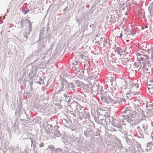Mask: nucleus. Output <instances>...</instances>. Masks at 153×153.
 Masks as SVG:
<instances>
[{
	"mask_svg": "<svg viewBox=\"0 0 153 153\" xmlns=\"http://www.w3.org/2000/svg\"><path fill=\"white\" fill-rule=\"evenodd\" d=\"M152 145V142L148 143L147 144V146L148 147L150 146V145Z\"/></svg>",
	"mask_w": 153,
	"mask_h": 153,
	"instance_id": "nucleus-13",
	"label": "nucleus"
},
{
	"mask_svg": "<svg viewBox=\"0 0 153 153\" xmlns=\"http://www.w3.org/2000/svg\"><path fill=\"white\" fill-rule=\"evenodd\" d=\"M42 143V146H43V143Z\"/></svg>",
	"mask_w": 153,
	"mask_h": 153,
	"instance_id": "nucleus-19",
	"label": "nucleus"
},
{
	"mask_svg": "<svg viewBox=\"0 0 153 153\" xmlns=\"http://www.w3.org/2000/svg\"><path fill=\"white\" fill-rule=\"evenodd\" d=\"M139 87L138 85L137 84H134L133 82L131 83L129 89L130 91H135Z\"/></svg>",
	"mask_w": 153,
	"mask_h": 153,
	"instance_id": "nucleus-4",
	"label": "nucleus"
},
{
	"mask_svg": "<svg viewBox=\"0 0 153 153\" xmlns=\"http://www.w3.org/2000/svg\"><path fill=\"white\" fill-rule=\"evenodd\" d=\"M53 99V102L55 105H59L61 104L62 99L59 93H55Z\"/></svg>",
	"mask_w": 153,
	"mask_h": 153,
	"instance_id": "nucleus-2",
	"label": "nucleus"
},
{
	"mask_svg": "<svg viewBox=\"0 0 153 153\" xmlns=\"http://www.w3.org/2000/svg\"><path fill=\"white\" fill-rule=\"evenodd\" d=\"M152 97H153V94H152Z\"/></svg>",
	"mask_w": 153,
	"mask_h": 153,
	"instance_id": "nucleus-18",
	"label": "nucleus"
},
{
	"mask_svg": "<svg viewBox=\"0 0 153 153\" xmlns=\"http://www.w3.org/2000/svg\"><path fill=\"white\" fill-rule=\"evenodd\" d=\"M152 10H153V8L152 9Z\"/></svg>",
	"mask_w": 153,
	"mask_h": 153,
	"instance_id": "nucleus-20",
	"label": "nucleus"
},
{
	"mask_svg": "<svg viewBox=\"0 0 153 153\" xmlns=\"http://www.w3.org/2000/svg\"><path fill=\"white\" fill-rule=\"evenodd\" d=\"M131 108L130 106L127 108L126 116L128 118V121H131L134 118L136 120L141 119L145 117L143 111L141 109L139 108L136 109L134 111H131Z\"/></svg>",
	"mask_w": 153,
	"mask_h": 153,
	"instance_id": "nucleus-1",
	"label": "nucleus"
},
{
	"mask_svg": "<svg viewBox=\"0 0 153 153\" xmlns=\"http://www.w3.org/2000/svg\"><path fill=\"white\" fill-rule=\"evenodd\" d=\"M79 56L82 58V59H85V58L86 57V56L85 55H84L82 54H81Z\"/></svg>",
	"mask_w": 153,
	"mask_h": 153,
	"instance_id": "nucleus-12",
	"label": "nucleus"
},
{
	"mask_svg": "<svg viewBox=\"0 0 153 153\" xmlns=\"http://www.w3.org/2000/svg\"><path fill=\"white\" fill-rule=\"evenodd\" d=\"M150 94L152 95L153 94V85H149V87L148 88Z\"/></svg>",
	"mask_w": 153,
	"mask_h": 153,
	"instance_id": "nucleus-6",
	"label": "nucleus"
},
{
	"mask_svg": "<svg viewBox=\"0 0 153 153\" xmlns=\"http://www.w3.org/2000/svg\"><path fill=\"white\" fill-rule=\"evenodd\" d=\"M70 85H71V87H72V88L74 87V85H73V84L72 83L70 84Z\"/></svg>",
	"mask_w": 153,
	"mask_h": 153,
	"instance_id": "nucleus-15",
	"label": "nucleus"
},
{
	"mask_svg": "<svg viewBox=\"0 0 153 153\" xmlns=\"http://www.w3.org/2000/svg\"><path fill=\"white\" fill-rule=\"evenodd\" d=\"M72 103L74 104L75 105H76L77 104V103L75 101H74V102H72Z\"/></svg>",
	"mask_w": 153,
	"mask_h": 153,
	"instance_id": "nucleus-16",
	"label": "nucleus"
},
{
	"mask_svg": "<svg viewBox=\"0 0 153 153\" xmlns=\"http://www.w3.org/2000/svg\"><path fill=\"white\" fill-rule=\"evenodd\" d=\"M122 36V33H121L120 34V38L121 39Z\"/></svg>",
	"mask_w": 153,
	"mask_h": 153,
	"instance_id": "nucleus-17",
	"label": "nucleus"
},
{
	"mask_svg": "<svg viewBox=\"0 0 153 153\" xmlns=\"http://www.w3.org/2000/svg\"><path fill=\"white\" fill-rule=\"evenodd\" d=\"M109 95L105 93L102 96L101 100L103 102H106L109 99Z\"/></svg>",
	"mask_w": 153,
	"mask_h": 153,
	"instance_id": "nucleus-5",
	"label": "nucleus"
},
{
	"mask_svg": "<svg viewBox=\"0 0 153 153\" xmlns=\"http://www.w3.org/2000/svg\"><path fill=\"white\" fill-rule=\"evenodd\" d=\"M76 85L77 86H81L82 85H83V83L82 82H79L78 80L76 81Z\"/></svg>",
	"mask_w": 153,
	"mask_h": 153,
	"instance_id": "nucleus-10",
	"label": "nucleus"
},
{
	"mask_svg": "<svg viewBox=\"0 0 153 153\" xmlns=\"http://www.w3.org/2000/svg\"><path fill=\"white\" fill-rule=\"evenodd\" d=\"M142 61H145L148 60L149 59V57L146 55H145L143 56V57H140Z\"/></svg>",
	"mask_w": 153,
	"mask_h": 153,
	"instance_id": "nucleus-8",
	"label": "nucleus"
},
{
	"mask_svg": "<svg viewBox=\"0 0 153 153\" xmlns=\"http://www.w3.org/2000/svg\"><path fill=\"white\" fill-rule=\"evenodd\" d=\"M28 22H29V25H30V26H29V27L30 28V29L29 30V31H31V28H32V27L31 22L30 21H28Z\"/></svg>",
	"mask_w": 153,
	"mask_h": 153,
	"instance_id": "nucleus-11",
	"label": "nucleus"
},
{
	"mask_svg": "<svg viewBox=\"0 0 153 153\" xmlns=\"http://www.w3.org/2000/svg\"><path fill=\"white\" fill-rule=\"evenodd\" d=\"M117 97H116V102L118 103H121L122 102H125V100L123 97V94L120 93L117 94Z\"/></svg>",
	"mask_w": 153,
	"mask_h": 153,
	"instance_id": "nucleus-3",
	"label": "nucleus"
},
{
	"mask_svg": "<svg viewBox=\"0 0 153 153\" xmlns=\"http://www.w3.org/2000/svg\"><path fill=\"white\" fill-rule=\"evenodd\" d=\"M96 43H97V44L99 45H100V43L99 41L96 42Z\"/></svg>",
	"mask_w": 153,
	"mask_h": 153,
	"instance_id": "nucleus-14",
	"label": "nucleus"
},
{
	"mask_svg": "<svg viewBox=\"0 0 153 153\" xmlns=\"http://www.w3.org/2000/svg\"><path fill=\"white\" fill-rule=\"evenodd\" d=\"M92 78L94 79H96L98 78V73L96 72L95 73H92Z\"/></svg>",
	"mask_w": 153,
	"mask_h": 153,
	"instance_id": "nucleus-9",
	"label": "nucleus"
},
{
	"mask_svg": "<svg viewBox=\"0 0 153 153\" xmlns=\"http://www.w3.org/2000/svg\"><path fill=\"white\" fill-rule=\"evenodd\" d=\"M115 51L121 55L122 54V50L121 48L120 47H117Z\"/></svg>",
	"mask_w": 153,
	"mask_h": 153,
	"instance_id": "nucleus-7",
	"label": "nucleus"
}]
</instances>
